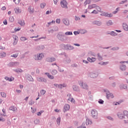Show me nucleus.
I'll list each match as a JSON object with an SVG mask.
<instances>
[{
    "instance_id": "7ed1b4c3",
    "label": "nucleus",
    "mask_w": 128,
    "mask_h": 128,
    "mask_svg": "<svg viewBox=\"0 0 128 128\" xmlns=\"http://www.w3.org/2000/svg\"><path fill=\"white\" fill-rule=\"evenodd\" d=\"M42 58H44V54L41 53L35 55L34 58L36 60H40L42 59Z\"/></svg>"
},
{
    "instance_id": "e433bc0d",
    "label": "nucleus",
    "mask_w": 128,
    "mask_h": 128,
    "mask_svg": "<svg viewBox=\"0 0 128 128\" xmlns=\"http://www.w3.org/2000/svg\"><path fill=\"white\" fill-rule=\"evenodd\" d=\"M0 94H1L2 98H6V94L4 92H2L0 93Z\"/></svg>"
},
{
    "instance_id": "bf43d9fd",
    "label": "nucleus",
    "mask_w": 128,
    "mask_h": 128,
    "mask_svg": "<svg viewBox=\"0 0 128 128\" xmlns=\"http://www.w3.org/2000/svg\"><path fill=\"white\" fill-rule=\"evenodd\" d=\"M68 48L69 50H72V49H74V47L69 46H68Z\"/></svg>"
},
{
    "instance_id": "5701e85b",
    "label": "nucleus",
    "mask_w": 128,
    "mask_h": 128,
    "mask_svg": "<svg viewBox=\"0 0 128 128\" xmlns=\"http://www.w3.org/2000/svg\"><path fill=\"white\" fill-rule=\"evenodd\" d=\"M55 60H56V58H47V62H54Z\"/></svg>"
},
{
    "instance_id": "338daca9",
    "label": "nucleus",
    "mask_w": 128,
    "mask_h": 128,
    "mask_svg": "<svg viewBox=\"0 0 128 128\" xmlns=\"http://www.w3.org/2000/svg\"><path fill=\"white\" fill-rule=\"evenodd\" d=\"M83 62H84V64H88V62L85 60H83Z\"/></svg>"
},
{
    "instance_id": "f8f14e48",
    "label": "nucleus",
    "mask_w": 128,
    "mask_h": 128,
    "mask_svg": "<svg viewBox=\"0 0 128 128\" xmlns=\"http://www.w3.org/2000/svg\"><path fill=\"white\" fill-rule=\"evenodd\" d=\"M14 12L16 14H20L22 12V10L19 7H16L14 8Z\"/></svg>"
},
{
    "instance_id": "2eb2a0df",
    "label": "nucleus",
    "mask_w": 128,
    "mask_h": 128,
    "mask_svg": "<svg viewBox=\"0 0 128 128\" xmlns=\"http://www.w3.org/2000/svg\"><path fill=\"white\" fill-rule=\"evenodd\" d=\"M46 92L44 90H41L40 94H38V96H44Z\"/></svg>"
},
{
    "instance_id": "4c0bfd02",
    "label": "nucleus",
    "mask_w": 128,
    "mask_h": 128,
    "mask_svg": "<svg viewBox=\"0 0 128 128\" xmlns=\"http://www.w3.org/2000/svg\"><path fill=\"white\" fill-rule=\"evenodd\" d=\"M98 104H104V101L102 99H100L98 101Z\"/></svg>"
},
{
    "instance_id": "de8ad7c7",
    "label": "nucleus",
    "mask_w": 128,
    "mask_h": 128,
    "mask_svg": "<svg viewBox=\"0 0 128 128\" xmlns=\"http://www.w3.org/2000/svg\"><path fill=\"white\" fill-rule=\"evenodd\" d=\"M96 10H98V12H102V8H100V6H96Z\"/></svg>"
},
{
    "instance_id": "cd10ccee",
    "label": "nucleus",
    "mask_w": 128,
    "mask_h": 128,
    "mask_svg": "<svg viewBox=\"0 0 128 128\" xmlns=\"http://www.w3.org/2000/svg\"><path fill=\"white\" fill-rule=\"evenodd\" d=\"M18 24H20L21 26H24V20H19L18 22Z\"/></svg>"
},
{
    "instance_id": "9d476101",
    "label": "nucleus",
    "mask_w": 128,
    "mask_h": 128,
    "mask_svg": "<svg viewBox=\"0 0 128 128\" xmlns=\"http://www.w3.org/2000/svg\"><path fill=\"white\" fill-rule=\"evenodd\" d=\"M122 28L126 32H128V24L126 22L122 24Z\"/></svg>"
},
{
    "instance_id": "603ef678",
    "label": "nucleus",
    "mask_w": 128,
    "mask_h": 128,
    "mask_svg": "<svg viewBox=\"0 0 128 128\" xmlns=\"http://www.w3.org/2000/svg\"><path fill=\"white\" fill-rule=\"evenodd\" d=\"M96 26H102V22H100V21H97L96 22Z\"/></svg>"
},
{
    "instance_id": "bb28decb",
    "label": "nucleus",
    "mask_w": 128,
    "mask_h": 128,
    "mask_svg": "<svg viewBox=\"0 0 128 128\" xmlns=\"http://www.w3.org/2000/svg\"><path fill=\"white\" fill-rule=\"evenodd\" d=\"M92 124V120L86 119V126H88V124Z\"/></svg>"
},
{
    "instance_id": "6e6d98bb",
    "label": "nucleus",
    "mask_w": 128,
    "mask_h": 128,
    "mask_svg": "<svg viewBox=\"0 0 128 128\" xmlns=\"http://www.w3.org/2000/svg\"><path fill=\"white\" fill-rule=\"evenodd\" d=\"M52 14V10H48L46 12V14Z\"/></svg>"
},
{
    "instance_id": "680f3d73",
    "label": "nucleus",
    "mask_w": 128,
    "mask_h": 128,
    "mask_svg": "<svg viewBox=\"0 0 128 128\" xmlns=\"http://www.w3.org/2000/svg\"><path fill=\"white\" fill-rule=\"evenodd\" d=\"M88 8H90V10H92V8H94L93 7H92V5H90L88 6Z\"/></svg>"
},
{
    "instance_id": "9b49d317",
    "label": "nucleus",
    "mask_w": 128,
    "mask_h": 128,
    "mask_svg": "<svg viewBox=\"0 0 128 128\" xmlns=\"http://www.w3.org/2000/svg\"><path fill=\"white\" fill-rule=\"evenodd\" d=\"M120 70H122V72H124V70H126V66L124 64H120Z\"/></svg>"
},
{
    "instance_id": "f704fd0d",
    "label": "nucleus",
    "mask_w": 128,
    "mask_h": 128,
    "mask_svg": "<svg viewBox=\"0 0 128 128\" xmlns=\"http://www.w3.org/2000/svg\"><path fill=\"white\" fill-rule=\"evenodd\" d=\"M120 50V48L116 46V47H114L111 48V50Z\"/></svg>"
},
{
    "instance_id": "052dcab7",
    "label": "nucleus",
    "mask_w": 128,
    "mask_h": 128,
    "mask_svg": "<svg viewBox=\"0 0 128 128\" xmlns=\"http://www.w3.org/2000/svg\"><path fill=\"white\" fill-rule=\"evenodd\" d=\"M6 10V6H3L2 8V10Z\"/></svg>"
},
{
    "instance_id": "8fccbe9b",
    "label": "nucleus",
    "mask_w": 128,
    "mask_h": 128,
    "mask_svg": "<svg viewBox=\"0 0 128 128\" xmlns=\"http://www.w3.org/2000/svg\"><path fill=\"white\" fill-rule=\"evenodd\" d=\"M108 120H114V118H112V116H108L106 117Z\"/></svg>"
},
{
    "instance_id": "423d86ee",
    "label": "nucleus",
    "mask_w": 128,
    "mask_h": 128,
    "mask_svg": "<svg viewBox=\"0 0 128 128\" xmlns=\"http://www.w3.org/2000/svg\"><path fill=\"white\" fill-rule=\"evenodd\" d=\"M61 6L64 8H68V2L65 0H63L60 2Z\"/></svg>"
},
{
    "instance_id": "ddd939ff",
    "label": "nucleus",
    "mask_w": 128,
    "mask_h": 128,
    "mask_svg": "<svg viewBox=\"0 0 128 128\" xmlns=\"http://www.w3.org/2000/svg\"><path fill=\"white\" fill-rule=\"evenodd\" d=\"M120 90H126L128 88V85L124 84H121L120 86Z\"/></svg>"
},
{
    "instance_id": "5fc2aeb1",
    "label": "nucleus",
    "mask_w": 128,
    "mask_h": 128,
    "mask_svg": "<svg viewBox=\"0 0 128 128\" xmlns=\"http://www.w3.org/2000/svg\"><path fill=\"white\" fill-rule=\"evenodd\" d=\"M56 24H60V19H56Z\"/></svg>"
},
{
    "instance_id": "412c9836",
    "label": "nucleus",
    "mask_w": 128,
    "mask_h": 128,
    "mask_svg": "<svg viewBox=\"0 0 128 128\" xmlns=\"http://www.w3.org/2000/svg\"><path fill=\"white\" fill-rule=\"evenodd\" d=\"M10 110H12V112L16 111V107H14V106H12L9 108Z\"/></svg>"
},
{
    "instance_id": "39448f33",
    "label": "nucleus",
    "mask_w": 128,
    "mask_h": 128,
    "mask_svg": "<svg viewBox=\"0 0 128 128\" xmlns=\"http://www.w3.org/2000/svg\"><path fill=\"white\" fill-rule=\"evenodd\" d=\"M79 84L80 86H82V88H84V90H88V84L82 81L79 82Z\"/></svg>"
},
{
    "instance_id": "864d4df0",
    "label": "nucleus",
    "mask_w": 128,
    "mask_h": 128,
    "mask_svg": "<svg viewBox=\"0 0 128 128\" xmlns=\"http://www.w3.org/2000/svg\"><path fill=\"white\" fill-rule=\"evenodd\" d=\"M75 20H80V18L78 16H76Z\"/></svg>"
},
{
    "instance_id": "f3484780",
    "label": "nucleus",
    "mask_w": 128,
    "mask_h": 128,
    "mask_svg": "<svg viewBox=\"0 0 128 128\" xmlns=\"http://www.w3.org/2000/svg\"><path fill=\"white\" fill-rule=\"evenodd\" d=\"M70 108V106L69 104H66L64 106V112H66V110H68Z\"/></svg>"
},
{
    "instance_id": "6ab92c4d",
    "label": "nucleus",
    "mask_w": 128,
    "mask_h": 128,
    "mask_svg": "<svg viewBox=\"0 0 128 128\" xmlns=\"http://www.w3.org/2000/svg\"><path fill=\"white\" fill-rule=\"evenodd\" d=\"M112 20H109L106 23V26H112Z\"/></svg>"
},
{
    "instance_id": "7c9ffc66",
    "label": "nucleus",
    "mask_w": 128,
    "mask_h": 128,
    "mask_svg": "<svg viewBox=\"0 0 128 128\" xmlns=\"http://www.w3.org/2000/svg\"><path fill=\"white\" fill-rule=\"evenodd\" d=\"M90 4V0H86L84 2V6H86V4Z\"/></svg>"
},
{
    "instance_id": "473e14b6",
    "label": "nucleus",
    "mask_w": 128,
    "mask_h": 128,
    "mask_svg": "<svg viewBox=\"0 0 128 128\" xmlns=\"http://www.w3.org/2000/svg\"><path fill=\"white\" fill-rule=\"evenodd\" d=\"M54 86L56 88H62V84H54Z\"/></svg>"
},
{
    "instance_id": "49530a36",
    "label": "nucleus",
    "mask_w": 128,
    "mask_h": 128,
    "mask_svg": "<svg viewBox=\"0 0 128 128\" xmlns=\"http://www.w3.org/2000/svg\"><path fill=\"white\" fill-rule=\"evenodd\" d=\"M128 2V0H124L120 2V4H124V2Z\"/></svg>"
},
{
    "instance_id": "ea45409f",
    "label": "nucleus",
    "mask_w": 128,
    "mask_h": 128,
    "mask_svg": "<svg viewBox=\"0 0 128 128\" xmlns=\"http://www.w3.org/2000/svg\"><path fill=\"white\" fill-rule=\"evenodd\" d=\"M46 3H42L40 4V8H44V7L46 6Z\"/></svg>"
},
{
    "instance_id": "a211bd4d",
    "label": "nucleus",
    "mask_w": 128,
    "mask_h": 128,
    "mask_svg": "<svg viewBox=\"0 0 128 128\" xmlns=\"http://www.w3.org/2000/svg\"><path fill=\"white\" fill-rule=\"evenodd\" d=\"M97 58L98 60H104V58H102V56L100 53L98 54Z\"/></svg>"
},
{
    "instance_id": "69168bd1",
    "label": "nucleus",
    "mask_w": 128,
    "mask_h": 128,
    "mask_svg": "<svg viewBox=\"0 0 128 128\" xmlns=\"http://www.w3.org/2000/svg\"><path fill=\"white\" fill-rule=\"evenodd\" d=\"M16 92L18 94H20V92H22V91L20 90H16Z\"/></svg>"
},
{
    "instance_id": "13d9d810",
    "label": "nucleus",
    "mask_w": 128,
    "mask_h": 128,
    "mask_svg": "<svg viewBox=\"0 0 128 128\" xmlns=\"http://www.w3.org/2000/svg\"><path fill=\"white\" fill-rule=\"evenodd\" d=\"M14 30L15 32H18V30H20V28H15Z\"/></svg>"
},
{
    "instance_id": "09e8293b",
    "label": "nucleus",
    "mask_w": 128,
    "mask_h": 128,
    "mask_svg": "<svg viewBox=\"0 0 128 128\" xmlns=\"http://www.w3.org/2000/svg\"><path fill=\"white\" fill-rule=\"evenodd\" d=\"M124 114L125 115V116H127V118H128V112L126 110L124 111Z\"/></svg>"
},
{
    "instance_id": "20e7f679",
    "label": "nucleus",
    "mask_w": 128,
    "mask_h": 128,
    "mask_svg": "<svg viewBox=\"0 0 128 128\" xmlns=\"http://www.w3.org/2000/svg\"><path fill=\"white\" fill-rule=\"evenodd\" d=\"M117 116L120 120H123V118H125L124 111V112H118Z\"/></svg>"
},
{
    "instance_id": "3c124183",
    "label": "nucleus",
    "mask_w": 128,
    "mask_h": 128,
    "mask_svg": "<svg viewBox=\"0 0 128 128\" xmlns=\"http://www.w3.org/2000/svg\"><path fill=\"white\" fill-rule=\"evenodd\" d=\"M78 87L77 86H73L74 90H78Z\"/></svg>"
},
{
    "instance_id": "c756f323",
    "label": "nucleus",
    "mask_w": 128,
    "mask_h": 128,
    "mask_svg": "<svg viewBox=\"0 0 128 128\" xmlns=\"http://www.w3.org/2000/svg\"><path fill=\"white\" fill-rule=\"evenodd\" d=\"M64 34H65L66 36H72V32H65Z\"/></svg>"
},
{
    "instance_id": "a878e982",
    "label": "nucleus",
    "mask_w": 128,
    "mask_h": 128,
    "mask_svg": "<svg viewBox=\"0 0 128 128\" xmlns=\"http://www.w3.org/2000/svg\"><path fill=\"white\" fill-rule=\"evenodd\" d=\"M68 100H70L71 102H73V104H74L76 102V100L70 97L68 98Z\"/></svg>"
},
{
    "instance_id": "2f4dec72",
    "label": "nucleus",
    "mask_w": 128,
    "mask_h": 128,
    "mask_svg": "<svg viewBox=\"0 0 128 128\" xmlns=\"http://www.w3.org/2000/svg\"><path fill=\"white\" fill-rule=\"evenodd\" d=\"M92 116L94 117V116H96V110H92Z\"/></svg>"
},
{
    "instance_id": "a19ab883",
    "label": "nucleus",
    "mask_w": 128,
    "mask_h": 128,
    "mask_svg": "<svg viewBox=\"0 0 128 128\" xmlns=\"http://www.w3.org/2000/svg\"><path fill=\"white\" fill-rule=\"evenodd\" d=\"M10 64L12 66H17V64H18V62H11Z\"/></svg>"
},
{
    "instance_id": "dca6fc26",
    "label": "nucleus",
    "mask_w": 128,
    "mask_h": 128,
    "mask_svg": "<svg viewBox=\"0 0 128 128\" xmlns=\"http://www.w3.org/2000/svg\"><path fill=\"white\" fill-rule=\"evenodd\" d=\"M64 24H65V26H70V21L68 19H64L63 20Z\"/></svg>"
},
{
    "instance_id": "774afa93",
    "label": "nucleus",
    "mask_w": 128,
    "mask_h": 128,
    "mask_svg": "<svg viewBox=\"0 0 128 128\" xmlns=\"http://www.w3.org/2000/svg\"><path fill=\"white\" fill-rule=\"evenodd\" d=\"M124 124H128V120H124Z\"/></svg>"
},
{
    "instance_id": "4be33fe9",
    "label": "nucleus",
    "mask_w": 128,
    "mask_h": 128,
    "mask_svg": "<svg viewBox=\"0 0 128 128\" xmlns=\"http://www.w3.org/2000/svg\"><path fill=\"white\" fill-rule=\"evenodd\" d=\"M45 74L48 76V78H50V80H54V76L50 74L49 73H46Z\"/></svg>"
},
{
    "instance_id": "aec40b11",
    "label": "nucleus",
    "mask_w": 128,
    "mask_h": 128,
    "mask_svg": "<svg viewBox=\"0 0 128 128\" xmlns=\"http://www.w3.org/2000/svg\"><path fill=\"white\" fill-rule=\"evenodd\" d=\"M98 64H100V66H106V64H108V62H101Z\"/></svg>"
},
{
    "instance_id": "79ce46f5",
    "label": "nucleus",
    "mask_w": 128,
    "mask_h": 128,
    "mask_svg": "<svg viewBox=\"0 0 128 128\" xmlns=\"http://www.w3.org/2000/svg\"><path fill=\"white\" fill-rule=\"evenodd\" d=\"M14 2L16 4H18L20 2V0H14Z\"/></svg>"
},
{
    "instance_id": "0eeeda50",
    "label": "nucleus",
    "mask_w": 128,
    "mask_h": 128,
    "mask_svg": "<svg viewBox=\"0 0 128 128\" xmlns=\"http://www.w3.org/2000/svg\"><path fill=\"white\" fill-rule=\"evenodd\" d=\"M100 16H107V18H112V14H108V12H103L101 14H100Z\"/></svg>"
},
{
    "instance_id": "c03bdc74",
    "label": "nucleus",
    "mask_w": 128,
    "mask_h": 128,
    "mask_svg": "<svg viewBox=\"0 0 128 128\" xmlns=\"http://www.w3.org/2000/svg\"><path fill=\"white\" fill-rule=\"evenodd\" d=\"M18 54L17 53L16 54H13L11 56L12 58H18Z\"/></svg>"
},
{
    "instance_id": "0e129e2a",
    "label": "nucleus",
    "mask_w": 128,
    "mask_h": 128,
    "mask_svg": "<svg viewBox=\"0 0 128 128\" xmlns=\"http://www.w3.org/2000/svg\"><path fill=\"white\" fill-rule=\"evenodd\" d=\"M4 24H8V21L6 20H4Z\"/></svg>"
},
{
    "instance_id": "f03ea898",
    "label": "nucleus",
    "mask_w": 128,
    "mask_h": 128,
    "mask_svg": "<svg viewBox=\"0 0 128 128\" xmlns=\"http://www.w3.org/2000/svg\"><path fill=\"white\" fill-rule=\"evenodd\" d=\"M104 92H106V96L108 100L110 98H114V94L112 93H110V90L108 89H104Z\"/></svg>"
},
{
    "instance_id": "1a4fd4ad",
    "label": "nucleus",
    "mask_w": 128,
    "mask_h": 128,
    "mask_svg": "<svg viewBox=\"0 0 128 128\" xmlns=\"http://www.w3.org/2000/svg\"><path fill=\"white\" fill-rule=\"evenodd\" d=\"M88 62H94L96 60V58L94 57H88Z\"/></svg>"
},
{
    "instance_id": "58836bf2",
    "label": "nucleus",
    "mask_w": 128,
    "mask_h": 128,
    "mask_svg": "<svg viewBox=\"0 0 128 128\" xmlns=\"http://www.w3.org/2000/svg\"><path fill=\"white\" fill-rule=\"evenodd\" d=\"M9 20L10 22H14V18L13 16H10L9 18Z\"/></svg>"
},
{
    "instance_id": "c9c22d12",
    "label": "nucleus",
    "mask_w": 128,
    "mask_h": 128,
    "mask_svg": "<svg viewBox=\"0 0 128 128\" xmlns=\"http://www.w3.org/2000/svg\"><path fill=\"white\" fill-rule=\"evenodd\" d=\"M52 74L53 76H55V74H58V71L56 70H54L52 72Z\"/></svg>"
},
{
    "instance_id": "b1692460",
    "label": "nucleus",
    "mask_w": 128,
    "mask_h": 128,
    "mask_svg": "<svg viewBox=\"0 0 128 128\" xmlns=\"http://www.w3.org/2000/svg\"><path fill=\"white\" fill-rule=\"evenodd\" d=\"M29 12L30 14H34V8L30 6L29 8Z\"/></svg>"
},
{
    "instance_id": "f257e3e1",
    "label": "nucleus",
    "mask_w": 128,
    "mask_h": 128,
    "mask_svg": "<svg viewBox=\"0 0 128 128\" xmlns=\"http://www.w3.org/2000/svg\"><path fill=\"white\" fill-rule=\"evenodd\" d=\"M57 38L61 42H65L68 40V36H66L62 32H60L57 35Z\"/></svg>"
},
{
    "instance_id": "a18cd8bd",
    "label": "nucleus",
    "mask_w": 128,
    "mask_h": 128,
    "mask_svg": "<svg viewBox=\"0 0 128 128\" xmlns=\"http://www.w3.org/2000/svg\"><path fill=\"white\" fill-rule=\"evenodd\" d=\"M28 38H26V37H21L20 38V40H22V42H24V40H26Z\"/></svg>"
},
{
    "instance_id": "4468645a",
    "label": "nucleus",
    "mask_w": 128,
    "mask_h": 128,
    "mask_svg": "<svg viewBox=\"0 0 128 128\" xmlns=\"http://www.w3.org/2000/svg\"><path fill=\"white\" fill-rule=\"evenodd\" d=\"M107 34H110V36H118V33L114 31H112L110 32H107Z\"/></svg>"
},
{
    "instance_id": "c85d7f7f",
    "label": "nucleus",
    "mask_w": 128,
    "mask_h": 128,
    "mask_svg": "<svg viewBox=\"0 0 128 128\" xmlns=\"http://www.w3.org/2000/svg\"><path fill=\"white\" fill-rule=\"evenodd\" d=\"M14 72H22V70L21 68H17L14 70Z\"/></svg>"
},
{
    "instance_id": "393cba45",
    "label": "nucleus",
    "mask_w": 128,
    "mask_h": 128,
    "mask_svg": "<svg viewBox=\"0 0 128 128\" xmlns=\"http://www.w3.org/2000/svg\"><path fill=\"white\" fill-rule=\"evenodd\" d=\"M6 56V52H0V56H1L2 58H4Z\"/></svg>"
},
{
    "instance_id": "4d7b16f0",
    "label": "nucleus",
    "mask_w": 128,
    "mask_h": 128,
    "mask_svg": "<svg viewBox=\"0 0 128 128\" xmlns=\"http://www.w3.org/2000/svg\"><path fill=\"white\" fill-rule=\"evenodd\" d=\"M14 80V77H11L10 78L9 82H12V80Z\"/></svg>"
},
{
    "instance_id": "72a5a7b5",
    "label": "nucleus",
    "mask_w": 128,
    "mask_h": 128,
    "mask_svg": "<svg viewBox=\"0 0 128 128\" xmlns=\"http://www.w3.org/2000/svg\"><path fill=\"white\" fill-rule=\"evenodd\" d=\"M56 122L58 126H60V117H59L57 118Z\"/></svg>"
},
{
    "instance_id": "e2e57ef3",
    "label": "nucleus",
    "mask_w": 128,
    "mask_h": 128,
    "mask_svg": "<svg viewBox=\"0 0 128 128\" xmlns=\"http://www.w3.org/2000/svg\"><path fill=\"white\" fill-rule=\"evenodd\" d=\"M116 86V82H113V83L112 84V86L113 88H115Z\"/></svg>"
},
{
    "instance_id": "37998d69",
    "label": "nucleus",
    "mask_w": 128,
    "mask_h": 128,
    "mask_svg": "<svg viewBox=\"0 0 128 128\" xmlns=\"http://www.w3.org/2000/svg\"><path fill=\"white\" fill-rule=\"evenodd\" d=\"M90 76L92 78H96V74H94L93 72H92L90 74Z\"/></svg>"
},
{
    "instance_id": "6e6552de",
    "label": "nucleus",
    "mask_w": 128,
    "mask_h": 128,
    "mask_svg": "<svg viewBox=\"0 0 128 128\" xmlns=\"http://www.w3.org/2000/svg\"><path fill=\"white\" fill-rule=\"evenodd\" d=\"M37 80L40 82H46V79L42 77L37 78Z\"/></svg>"
}]
</instances>
